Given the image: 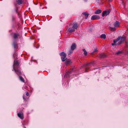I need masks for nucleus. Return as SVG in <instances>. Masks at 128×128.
I'll return each mask as SVG.
<instances>
[{
	"label": "nucleus",
	"mask_w": 128,
	"mask_h": 128,
	"mask_svg": "<svg viewBox=\"0 0 128 128\" xmlns=\"http://www.w3.org/2000/svg\"><path fill=\"white\" fill-rule=\"evenodd\" d=\"M64 77L67 78H70V74L68 72H66L64 76Z\"/></svg>",
	"instance_id": "obj_20"
},
{
	"label": "nucleus",
	"mask_w": 128,
	"mask_h": 128,
	"mask_svg": "<svg viewBox=\"0 0 128 128\" xmlns=\"http://www.w3.org/2000/svg\"><path fill=\"white\" fill-rule=\"evenodd\" d=\"M19 65V63L18 61H17L14 60L13 64V68L14 67L15 68H17V67Z\"/></svg>",
	"instance_id": "obj_5"
},
{
	"label": "nucleus",
	"mask_w": 128,
	"mask_h": 128,
	"mask_svg": "<svg viewBox=\"0 0 128 128\" xmlns=\"http://www.w3.org/2000/svg\"><path fill=\"white\" fill-rule=\"evenodd\" d=\"M19 36V34L14 33L13 34V37L14 39L15 40Z\"/></svg>",
	"instance_id": "obj_11"
},
{
	"label": "nucleus",
	"mask_w": 128,
	"mask_h": 128,
	"mask_svg": "<svg viewBox=\"0 0 128 128\" xmlns=\"http://www.w3.org/2000/svg\"><path fill=\"white\" fill-rule=\"evenodd\" d=\"M26 96H28L29 95V94L28 92H27L26 94Z\"/></svg>",
	"instance_id": "obj_34"
},
{
	"label": "nucleus",
	"mask_w": 128,
	"mask_h": 128,
	"mask_svg": "<svg viewBox=\"0 0 128 128\" xmlns=\"http://www.w3.org/2000/svg\"><path fill=\"white\" fill-rule=\"evenodd\" d=\"M12 21H14L15 19V17L12 15Z\"/></svg>",
	"instance_id": "obj_26"
},
{
	"label": "nucleus",
	"mask_w": 128,
	"mask_h": 128,
	"mask_svg": "<svg viewBox=\"0 0 128 128\" xmlns=\"http://www.w3.org/2000/svg\"><path fill=\"white\" fill-rule=\"evenodd\" d=\"M102 12L101 10L98 9L96 10L94 12V14H98Z\"/></svg>",
	"instance_id": "obj_14"
},
{
	"label": "nucleus",
	"mask_w": 128,
	"mask_h": 128,
	"mask_svg": "<svg viewBox=\"0 0 128 128\" xmlns=\"http://www.w3.org/2000/svg\"><path fill=\"white\" fill-rule=\"evenodd\" d=\"M18 116L21 119H23L24 118L23 114L20 112H19L17 114Z\"/></svg>",
	"instance_id": "obj_7"
},
{
	"label": "nucleus",
	"mask_w": 128,
	"mask_h": 128,
	"mask_svg": "<svg viewBox=\"0 0 128 128\" xmlns=\"http://www.w3.org/2000/svg\"><path fill=\"white\" fill-rule=\"evenodd\" d=\"M105 55H104V57H105Z\"/></svg>",
	"instance_id": "obj_40"
},
{
	"label": "nucleus",
	"mask_w": 128,
	"mask_h": 128,
	"mask_svg": "<svg viewBox=\"0 0 128 128\" xmlns=\"http://www.w3.org/2000/svg\"><path fill=\"white\" fill-rule=\"evenodd\" d=\"M23 99L24 100H25V98H24V96H23Z\"/></svg>",
	"instance_id": "obj_35"
},
{
	"label": "nucleus",
	"mask_w": 128,
	"mask_h": 128,
	"mask_svg": "<svg viewBox=\"0 0 128 128\" xmlns=\"http://www.w3.org/2000/svg\"><path fill=\"white\" fill-rule=\"evenodd\" d=\"M12 45L15 48H16L18 47V45L16 43L14 42L12 44Z\"/></svg>",
	"instance_id": "obj_18"
},
{
	"label": "nucleus",
	"mask_w": 128,
	"mask_h": 128,
	"mask_svg": "<svg viewBox=\"0 0 128 128\" xmlns=\"http://www.w3.org/2000/svg\"><path fill=\"white\" fill-rule=\"evenodd\" d=\"M75 30L72 27V28H70L68 29V31L72 33L73 32H74L75 31Z\"/></svg>",
	"instance_id": "obj_9"
},
{
	"label": "nucleus",
	"mask_w": 128,
	"mask_h": 128,
	"mask_svg": "<svg viewBox=\"0 0 128 128\" xmlns=\"http://www.w3.org/2000/svg\"><path fill=\"white\" fill-rule=\"evenodd\" d=\"M72 26V27L75 29H77L78 26V25L77 23L74 22L73 23Z\"/></svg>",
	"instance_id": "obj_6"
},
{
	"label": "nucleus",
	"mask_w": 128,
	"mask_h": 128,
	"mask_svg": "<svg viewBox=\"0 0 128 128\" xmlns=\"http://www.w3.org/2000/svg\"><path fill=\"white\" fill-rule=\"evenodd\" d=\"M73 52L74 50L70 49L68 52V56L70 57L71 55V54L73 53Z\"/></svg>",
	"instance_id": "obj_17"
},
{
	"label": "nucleus",
	"mask_w": 128,
	"mask_h": 128,
	"mask_svg": "<svg viewBox=\"0 0 128 128\" xmlns=\"http://www.w3.org/2000/svg\"><path fill=\"white\" fill-rule=\"evenodd\" d=\"M120 37V41H122V42L124 41L126 38V37L125 36H123L122 37Z\"/></svg>",
	"instance_id": "obj_16"
},
{
	"label": "nucleus",
	"mask_w": 128,
	"mask_h": 128,
	"mask_svg": "<svg viewBox=\"0 0 128 128\" xmlns=\"http://www.w3.org/2000/svg\"><path fill=\"white\" fill-rule=\"evenodd\" d=\"M122 52L120 51H118V52H116V54H119L121 53Z\"/></svg>",
	"instance_id": "obj_28"
},
{
	"label": "nucleus",
	"mask_w": 128,
	"mask_h": 128,
	"mask_svg": "<svg viewBox=\"0 0 128 128\" xmlns=\"http://www.w3.org/2000/svg\"><path fill=\"white\" fill-rule=\"evenodd\" d=\"M60 55L61 56V59L63 62L65 61L66 59V54L64 52H62L60 54Z\"/></svg>",
	"instance_id": "obj_1"
},
{
	"label": "nucleus",
	"mask_w": 128,
	"mask_h": 128,
	"mask_svg": "<svg viewBox=\"0 0 128 128\" xmlns=\"http://www.w3.org/2000/svg\"><path fill=\"white\" fill-rule=\"evenodd\" d=\"M122 41H120V42H119L118 43V45H120V44H121L122 43Z\"/></svg>",
	"instance_id": "obj_31"
},
{
	"label": "nucleus",
	"mask_w": 128,
	"mask_h": 128,
	"mask_svg": "<svg viewBox=\"0 0 128 128\" xmlns=\"http://www.w3.org/2000/svg\"><path fill=\"white\" fill-rule=\"evenodd\" d=\"M65 63L67 64H69L70 63V60H67L66 61Z\"/></svg>",
	"instance_id": "obj_25"
},
{
	"label": "nucleus",
	"mask_w": 128,
	"mask_h": 128,
	"mask_svg": "<svg viewBox=\"0 0 128 128\" xmlns=\"http://www.w3.org/2000/svg\"><path fill=\"white\" fill-rule=\"evenodd\" d=\"M98 57L100 58H104V55L103 54H100L99 55Z\"/></svg>",
	"instance_id": "obj_23"
},
{
	"label": "nucleus",
	"mask_w": 128,
	"mask_h": 128,
	"mask_svg": "<svg viewBox=\"0 0 128 128\" xmlns=\"http://www.w3.org/2000/svg\"><path fill=\"white\" fill-rule=\"evenodd\" d=\"M83 51L84 52V54L86 56L87 55V52L86 50H85V49H82Z\"/></svg>",
	"instance_id": "obj_24"
},
{
	"label": "nucleus",
	"mask_w": 128,
	"mask_h": 128,
	"mask_svg": "<svg viewBox=\"0 0 128 128\" xmlns=\"http://www.w3.org/2000/svg\"><path fill=\"white\" fill-rule=\"evenodd\" d=\"M24 128H26L25 127H24Z\"/></svg>",
	"instance_id": "obj_39"
},
{
	"label": "nucleus",
	"mask_w": 128,
	"mask_h": 128,
	"mask_svg": "<svg viewBox=\"0 0 128 128\" xmlns=\"http://www.w3.org/2000/svg\"><path fill=\"white\" fill-rule=\"evenodd\" d=\"M17 2L18 4L20 5L22 4L23 1L22 0H18Z\"/></svg>",
	"instance_id": "obj_21"
},
{
	"label": "nucleus",
	"mask_w": 128,
	"mask_h": 128,
	"mask_svg": "<svg viewBox=\"0 0 128 128\" xmlns=\"http://www.w3.org/2000/svg\"><path fill=\"white\" fill-rule=\"evenodd\" d=\"M100 18L99 16L96 15H94L92 16L91 18V19L92 20H95L98 19Z\"/></svg>",
	"instance_id": "obj_3"
},
{
	"label": "nucleus",
	"mask_w": 128,
	"mask_h": 128,
	"mask_svg": "<svg viewBox=\"0 0 128 128\" xmlns=\"http://www.w3.org/2000/svg\"><path fill=\"white\" fill-rule=\"evenodd\" d=\"M74 68H71L68 71L70 74H72V72L73 71H74Z\"/></svg>",
	"instance_id": "obj_22"
},
{
	"label": "nucleus",
	"mask_w": 128,
	"mask_h": 128,
	"mask_svg": "<svg viewBox=\"0 0 128 128\" xmlns=\"http://www.w3.org/2000/svg\"><path fill=\"white\" fill-rule=\"evenodd\" d=\"M19 79L22 82H24V80L23 78L21 76H19Z\"/></svg>",
	"instance_id": "obj_19"
},
{
	"label": "nucleus",
	"mask_w": 128,
	"mask_h": 128,
	"mask_svg": "<svg viewBox=\"0 0 128 128\" xmlns=\"http://www.w3.org/2000/svg\"><path fill=\"white\" fill-rule=\"evenodd\" d=\"M14 71L15 73L19 76L21 75L22 73L21 71L18 68H16L14 67Z\"/></svg>",
	"instance_id": "obj_2"
},
{
	"label": "nucleus",
	"mask_w": 128,
	"mask_h": 128,
	"mask_svg": "<svg viewBox=\"0 0 128 128\" xmlns=\"http://www.w3.org/2000/svg\"><path fill=\"white\" fill-rule=\"evenodd\" d=\"M76 48V45L75 43H73L71 46V49L74 51V49Z\"/></svg>",
	"instance_id": "obj_13"
},
{
	"label": "nucleus",
	"mask_w": 128,
	"mask_h": 128,
	"mask_svg": "<svg viewBox=\"0 0 128 128\" xmlns=\"http://www.w3.org/2000/svg\"><path fill=\"white\" fill-rule=\"evenodd\" d=\"M102 17L104 16V11H103L102 13Z\"/></svg>",
	"instance_id": "obj_33"
},
{
	"label": "nucleus",
	"mask_w": 128,
	"mask_h": 128,
	"mask_svg": "<svg viewBox=\"0 0 128 128\" xmlns=\"http://www.w3.org/2000/svg\"><path fill=\"white\" fill-rule=\"evenodd\" d=\"M100 38H104V34H102L100 36Z\"/></svg>",
	"instance_id": "obj_30"
},
{
	"label": "nucleus",
	"mask_w": 128,
	"mask_h": 128,
	"mask_svg": "<svg viewBox=\"0 0 128 128\" xmlns=\"http://www.w3.org/2000/svg\"><path fill=\"white\" fill-rule=\"evenodd\" d=\"M111 30L112 31H114L116 30V28H110Z\"/></svg>",
	"instance_id": "obj_29"
},
{
	"label": "nucleus",
	"mask_w": 128,
	"mask_h": 128,
	"mask_svg": "<svg viewBox=\"0 0 128 128\" xmlns=\"http://www.w3.org/2000/svg\"><path fill=\"white\" fill-rule=\"evenodd\" d=\"M85 1H86L87 0H84Z\"/></svg>",
	"instance_id": "obj_38"
},
{
	"label": "nucleus",
	"mask_w": 128,
	"mask_h": 128,
	"mask_svg": "<svg viewBox=\"0 0 128 128\" xmlns=\"http://www.w3.org/2000/svg\"><path fill=\"white\" fill-rule=\"evenodd\" d=\"M120 37H118L117 38L114 40H113V42L112 43V46H116V43L118 41L120 40Z\"/></svg>",
	"instance_id": "obj_4"
},
{
	"label": "nucleus",
	"mask_w": 128,
	"mask_h": 128,
	"mask_svg": "<svg viewBox=\"0 0 128 128\" xmlns=\"http://www.w3.org/2000/svg\"><path fill=\"white\" fill-rule=\"evenodd\" d=\"M82 14L84 15L86 19H87L88 18V16L89 15V14L86 12H83L82 13Z\"/></svg>",
	"instance_id": "obj_12"
},
{
	"label": "nucleus",
	"mask_w": 128,
	"mask_h": 128,
	"mask_svg": "<svg viewBox=\"0 0 128 128\" xmlns=\"http://www.w3.org/2000/svg\"><path fill=\"white\" fill-rule=\"evenodd\" d=\"M106 35L104 34V39L106 38Z\"/></svg>",
	"instance_id": "obj_37"
},
{
	"label": "nucleus",
	"mask_w": 128,
	"mask_h": 128,
	"mask_svg": "<svg viewBox=\"0 0 128 128\" xmlns=\"http://www.w3.org/2000/svg\"><path fill=\"white\" fill-rule=\"evenodd\" d=\"M97 49L95 48L94 50L93 51V52L91 53V54H92L94 53L97 52Z\"/></svg>",
	"instance_id": "obj_27"
},
{
	"label": "nucleus",
	"mask_w": 128,
	"mask_h": 128,
	"mask_svg": "<svg viewBox=\"0 0 128 128\" xmlns=\"http://www.w3.org/2000/svg\"><path fill=\"white\" fill-rule=\"evenodd\" d=\"M90 64H92V63L88 64L87 63L86 64L84 65V66L85 68H86V72H87V71L86 70L89 68L88 67V66H90Z\"/></svg>",
	"instance_id": "obj_8"
},
{
	"label": "nucleus",
	"mask_w": 128,
	"mask_h": 128,
	"mask_svg": "<svg viewBox=\"0 0 128 128\" xmlns=\"http://www.w3.org/2000/svg\"><path fill=\"white\" fill-rule=\"evenodd\" d=\"M120 23L117 21H116V22L114 24V25L115 27H118Z\"/></svg>",
	"instance_id": "obj_15"
},
{
	"label": "nucleus",
	"mask_w": 128,
	"mask_h": 128,
	"mask_svg": "<svg viewBox=\"0 0 128 128\" xmlns=\"http://www.w3.org/2000/svg\"><path fill=\"white\" fill-rule=\"evenodd\" d=\"M18 8H16V13H18V15H19V13H18Z\"/></svg>",
	"instance_id": "obj_32"
},
{
	"label": "nucleus",
	"mask_w": 128,
	"mask_h": 128,
	"mask_svg": "<svg viewBox=\"0 0 128 128\" xmlns=\"http://www.w3.org/2000/svg\"><path fill=\"white\" fill-rule=\"evenodd\" d=\"M110 12V9L106 10L104 11V16H107L108 15Z\"/></svg>",
	"instance_id": "obj_10"
},
{
	"label": "nucleus",
	"mask_w": 128,
	"mask_h": 128,
	"mask_svg": "<svg viewBox=\"0 0 128 128\" xmlns=\"http://www.w3.org/2000/svg\"><path fill=\"white\" fill-rule=\"evenodd\" d=\"M109 2H111L112 1V0H108Z\"/></svg>",
	"instance_id": "obj_36"
}]
</instances>
